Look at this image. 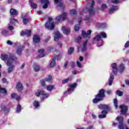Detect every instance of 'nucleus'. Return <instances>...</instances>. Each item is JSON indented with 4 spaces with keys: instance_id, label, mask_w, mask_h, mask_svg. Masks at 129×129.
<instances>
[{
    "instance_id": "6ab92c4d",
    "label": "nucleus",
    "mask_w": 129,
    "mask_h": 129,
    "mask_svg": "<svg viewBox=\"0 0 129 129\" xmlns=\"http://www.w3.org/2000/svg\"><path fill=\"white\" fill-rule=\"evenodd\" d=\"M69 86L71 87V89L68 90V92H71L73 91V88H75V87L77 86V84L74 83V84H70Z\"/></svg>"
},
{
    "instance_id": "69168bd1",
    "label": "nucleus",
    "mask_w": 129,
    "mask_h": 129,
    "mask_svg": "<svg viewBox=\"0 0 129 129\" xmlns=\"http://www.w3.org/2000/svg\"><path fill=\"white\" fill-rule=\"evenodd\" d=\"M80 60L81 61H83V57L80 56Z\"/></svg>"
},
{
    "instance_id": "79ce46f5",
    "label": "nucleus",
    "mask_w": 129,
    "mask_h": 129,
    "mask_svg": "<svg viewBox=\"0 0 129 129\" xmlns=\"http://www.w3.org/2000/svg\"><path fill=\"white\" fill-rule=\"evenodd\" d=\"M69 81V79H66L62 81L63 84H65V83H67Z\"/></svg>"
},
{
    "instance_id": "2f4dec72",
    "label": "nucleus",
    "mask_w": 129,
    "mask_h": 129,
    "mask_svg": "<svg viewBox=\"0 0 129 129\" xmlns=\"http://www.w3.org/2000/svg\"><path fill=\"white\" fill-rule=\"evenodd\" d=\"M55 64H56V62L55 61V60L53 59L50 62V67H54V66H55Z\"/></svg>"
},
{
    "instance_id": "bb28decb",
    "label": "nucleus",
    "mask_w": 129,
    "mask_h": 129,
    "mask_svg": "<svg viewBox=\"0 0 129 129\" xmlns=\"http://www.w3.org/2000/svg\"><path fill=\"white\" fill-rule=\"evenodd\" d=\"M10 14L11 15H17L18 12L16 10L12 9L10 11Z\"/></svg>"
},
{
    "instance_id": "7c9ffc66",
    "label": "nucleus",
    "mask_w": 129,
    "mask_h": 129,
    "mask_svg": "<svg viewBox=\"0 0 129 129\" xmlns=\"http://www.w3.org/2000/svg\"><path fill=\"white\" fill-rule=\"evenodd\" d=\"M54 88V86L53 85H50L46 87L47 90H48V91H51Z\"/></svg>"
},
{
    "instance_id": "dca6fc26",
    "label": "nucleus",
    "mask_w": 129,
    "mask_h": 129,
    "mask_svg": "<svg viewBox=\"0 0 129 129\" xmlns=\"http://www.w3.org/2000/svg\"><path fill=\"white\" fill-rule=\"evenodd\" d=\"M16 88L18 91H21V90H23V85L22 83L18 82L16 85Z\"/></svg>"
},
{
    "instance_id": "680f3d73",
    "label": "nucleus",
    "mask_w": 129,
    "mask_h": 129,
    "mask_svg": "<svg viewBox=\"0 0 129 129\" xmlns=\"http://www.w3.org/2000/svg\"><path fill=\"white\" fill-rule=\"evenodd\" d=\"M107 94H110V93H111V91L110 90L107 91Z\"/></svg>"
},
{
    "instance_id": "f8f14e48",
    "label": "nucleus",
    "mask_w": 129,
    "mask_h": 129,
    "mask_svg": "<svg viewBox=\"0 0 129 129\" xmlns=\"http://www.w3.org/2000/svg\"><path fill=\"white\" fill-rule=\"evenodd\" d=\"M62 37V35L60 34V32L57 31L54 34V41H57L59 38Z\"/></svg>"
},
{
    "instance_id": "e433bc0d",
    "label": "nucleus",
    "mask_w": 129,
    "mask_h": 129,
    "mask_svg": "<svg viewBox=\"0 0 129 129\" xmlns=\"http://www.w3.org/2000/svg\"><path fill=\"white\" fill-rule=\"evenodd\" d=\"M21 109H22V107L20 105H18L17 108V112H20Z\"/></svg>"
},
{
    "instance_id": "e2e57ef3",
    "label": "nucleus",
    "mask_w": 129,
    "mask_h": 129,
    "mask_svg": "<svg viewBox=\"0 0 129 129\" xmlns=\"http://www.w3.org/2000/svg\"><path fill=\"white\" fill-rule=\"evenodd\" d=\"M24 67H25V63H23L22 66L21 67V69H23V68H24Z\"/></svg>"
},
{
    "instance_id": "423d86ee",
    "label": "nucleus",
    "mask_w": 129,
    "mask_h": 129,
    "mask_svg": "<svg viewBox=\"0 0 129 129\" xmlns=\"http://www.w3.org/2000/svg\"><path fill=\"white\" fill-rule=\"evenodd\" d=\"M36 96H40V95H43V98H47L49 96V94H45V92L44 91L38 90L35 93Z\"/></svg>"
},
{
    "instance_id": "6e6552de",
    "label": "nucleus",
    "mask_w": 129,
    "mask_h": 129,
    "mask_svg": "<svg viewBox=\"0 0 129 129\" xmlns=\"http://www.w3.org/2000/svg\"><path fill=\"white\" fill-rule=\"evenodd\" d=\"M120 108L121 109V114H125L127 111V107L124 105H121L120 106Z\"/></svg>"
},
{
    "instance_id": "39448f33",
    "label": "nucleus",
    "mask_w": 129,
    "mask_h": 129,
    "mask_svg": "<svg viewBox=\"0 0 129 129\" xmlns=\"http://www.w3.org/2000/svg\"><path fill=\"white\" fill-rule=\"evenodd\" d=\"M7 66H9L8 72L9 73H11V72H12V71L14 70V68L15 67L14 64H13V59H12L11 58H9L7 62Z\"/></svg>"
},
{
    "instance_id": "393cba45",
    "label": "nucleus",
    "mask_w": 129,
    "mask_h": 129,
    "mask_svg": "<svg viewBox=\"0 0 129 129\" xmlns=\"http://www.w3.org/2000/svg\"><path fill=\"white\" fill-rule=\"evenodd\" d=\"M118 9V8L117 7L112 6V8L110 9V13L112 14L113 12H114V11H116Z\"/></svg>"
},
{
    "instance_id": "5701e85b",
    "label": "nucleus",
    "mask_w": 129,
    "mask_h": 129,
    "mask_svg": "<svg viewBox=\"0 0 129 129\" xmlns=\"http://www.w3.org/2000/svg\"><path fill=\"white\" fill-rule=\"evenodd\" d=\"M12 98H16V100H21V98L17 95V94L14 93L11 95Z\"/></svg>"
},
{
    "instance_id": "3c124183",
    "label": "nucleus",
    "mask_w": 129,
    "mask_h": 129,
    "mask_svg": "<svg viewBox=\"0 0 129 129\" xmlns=\"http://www.w3.org/2000/svg\"><path fill=\"white\" fill-rule=\"evenodd\" d=\"M7 33H8V31H7L6 30H4L3 31H2V34L3 35H7Z\"/></svg>"
},
{
    "instance_id": "a211bd4d",
    "label": "nucleus",
    "mask_w": 129,
    "mask_h": 129,
    "mask_svg": "<svg viewBox=\"0 0 129 129\" xmlns=\"http://www.w3.org/2000/svg\"><path fill=\"white\" fill-rule=\"evenodd\" d=\"M38 53L40 58H42V57H44V56H45V51L44 49L39 50Z\"/></svg>"
},
{
    "instance_id": "37998d69",
    "label": "nucleus",
    "mask_w": 129,
    "mask_h": 129,
    "mask_svg": "<svg viewBox=\"0 0 129 129\" xmlns=\"http://www.w3.org/2000/svg\"><path fill=\"white\" fill-rule=\"evenodd\" d=\"M81 41V37L79 36L78 38H77L76 39V42H77L78 43H80Z\"/></svg>"
},
{
    "instance_id": "0eeeda50",
    "label": "nucleus",
    "mask_w": 129,
    "mask_h": 129,
    "mask_svg": "<svg viewBox=\"0 0 129 129\" xmlns=\"http://www.w3.org/2000/svg\"><path fill=\"white\" fill-rule=\"evenodd\" d=\"M67 18V13H63L61 16H58L56 17V20L57 22H60V21H63L66 19Z\"/></svg>"
},
{
    "instance_id": "7ed1b4c3",
    "label": "nucleus",
    "mask_w": 129,
    "mask_h": 129,
    "mask_svg": "<svg viewBox=\"0 0 129 129\" xmlns=\"http://www.w3.org/2000/svg\"><path fill=\"white\" fill-rule=\"evenodd\" d=\"M112 68L113 69V72L114 74L117 73L118 70L120 73L122 72L123 70H124V66L122 64H120L117 69V68H116V63H114L112 64Z\"/></svg>"
},
{
    "instance_id": "4d7b16f0",
    "label": "nucleus",
    "mask_w": 129,
    "mask_h": 129,
    "mask_svg": "<svg viewBox=\"0 0 129 129\" xmlns=\"http://www.w3.org/2000/svg\"><path fill=\"white\" fill-rule=\"evenodd\" d=\"M71 64L72 67H74V66H75V63H74V62L72 61V62H71Z\"/></svg>"
},
{
    "instance_id": "412c9836",
    "label": "nucleus",
    "mask_w": 129,
    "mask_h": 129,
    "mask_svg": "<svg viewBox=\"0 0 129 129\" xmlns=\"http://www.w3.org/2000/svg\"><path fill=\"white\" fill-rule=\"evenodd\" d=\"M25 35H27V36H29L31 35V30H28L26 32L25 31H22L21 33V36H25Z\"/></svg>"
},
{
    "instance_id": "c03bdc74",
    "label": "nucleus",
    "mask_w": 129,
    "mask_h": 129,
    "mask_svg": "<svg viewBox=\"0 0 129 129\" xmlns=\"http://www.w3.org/2000/svg\"><path fill=\"white\" fill-rule=\"evenodd\" d=\"M16 22H17V20L14 18L11 19L10 23L13 24V23H16Z\"/></svg>"
},
{
    "instance_id": "052dcab7",
    "label": "nucleus",
    "mask_w": 129,
    "mask_h": 129,
    "mask_svg": "<svg viewBox=\"0 0 129 129\" xmlns=\"http://www.w3.org/2000/svg\"><path fill=\"white\" fill-rule=\"evenodd\" d=\"M2 109H3V110H4V111H6V109H7V108L4 106V107H2Z\"/></svg>"
},
{
    "instance_id": "72a5a7b5",
    "label": "nucleus",
    "mask_w": 129,
    "mask_h": 129,
    "mask_svg": "<svg viewBox=\"0 0 129 129\" xmlns=\"http://www.w3.org/2000/svg\"><path fill=\"white\" fill-rule=\"evenodd\" d=\"M100 39H101V37L99 35H98L94 37V40H96V41H100Z\"/></svg>"
},
{
    "instance_id": "ea45409f",
    "label": "nucleus",
    "mask_w": 129,
    "mask_h": 129,
    "mask_svg": "<svg viewBox=\"0 0 129 129\" xmlns=\"http://www.w3.org/2000/svg\"><path fill=\"white\" fill-rule=\"evenodd\" d=\"M100 35L102 36V37H103V38H106V33L104 32H101Z\"/></svg>"
},
{
    "instance_id": "4c0bfd02",
    "label": "nucleus",
    "mask_w": 129,
    "mask_h": 129,
    "mask_svg": "<svg viewBox=\"0 0 129 129\" xmlns=\"http://www.w3.org/2000/svg\"><path fill=\"white\" fill-rule=\"evenodd\" d=\"M34 105L36 107H38V106H39V102L37 101H35L34 102Z\"/></svg>"
},
{
    "instance_id": "2eb2a0df",
    "label": "nucleus",
    "mask_w": 129,
    "mask_h": 129,
    "mask_svg": "<svg viewBox=\"0 0 129 129\" xmlns=\"http://www.w3.org/2000/svg\"><path fill=\"white\" fill-rule=\"evenodd\" d=\"M40 37L38 35H35L33 37V42L34 43H39L40 42Z\"/></svg>"
},
{
    "instance_id": "1a4fd4ad",
    "label": "nucleus",
    "mask_w": 129,
    "mask_h": 129,
    "mask_svg": "<svg viewBox=\"0 0 129 129\" xmlns=\"http://www.w3.org/2000/svg\"><path fill=\"white\" fill-rule=\"evenodd\" d=\"M91 32L92 31L90 30H89L87 31V33L85 32V31H83L82 33L83 37H84V38H89L90 34H91Z\"/></svg>"
},
{
    "instance_id": "8fccbe9b",
    "label": "nucleus",
    "mask_w": 129,
    "mask_h": 129,
    "mask_svg": "<svg viewBox=\"0 0 129 129\" xmlns=\"http://www.w3.org/2000/svg\"><path fill=\"white\" fill-rule=\"evenodd\" d=\"M87 42L86 41L84 43V50H86V44H87Z\"/></svg>"
},
{
    "instance_id": "5fc2aeb1",
    "label": "nucleus",
    "mask_w": 129,
    "mask_h": 129,
    "mask_svg": "<svg viewBox=\"0 0 129 129\" xmlns=\"http://www.w3.org/2000/svg\"><path fill=\"white\" fill-rule=\"evenodd\" d=\"M21 52H22V49H21L20 48H19L18 50H17V53L18 54H21Z\"/></svg>"
},
{
    "instance_id": "bf43d9fd",
    "label": "nucleus",
    "mask_w": 129,
    "mask_h": 129,
    "mask_svg": "<svg viewBox=\"0 0 129 129\" xmlns=\"http://www.w3.org/2000/svg\"><path fill=\"white\" fill-rule=\"evenodd\" d=\"M2 81L3 82H4V83H6V82H7V80L6 79H2Z\"/></svg>"
},
{
    "instance_id": "338daca9",
    "label": "nucleus",
    "mask_w": 129,
    "mask_h": 129,
    "mask_svg": "<svg viewBox=\"0 0 129 129\" xmlns=\"http://www.w3.org/2000/svg\"><path fill=\"white\" fill-rule=\"evenodd\" d=\"M92 116H93V118H95V119L96 118V116L95 115L93 114Z\"/></svg>"
},
{
    "instance_id": "864d4df0",
    "label": "nucleus",
    "mask_w": 129,
    "mask_h": 129,
    "mask_svg": "<svg viewBox=\"0 0 129 129\" xmlns=\"http://www.w3.org/2000/svg\"><path fill=\"white\" fill-rule=\"evenodd\" d=\"M7 44H8V45H12V44H13V42H11V41H10V40H8V41H7Z\"/></svg>"
},
{
    "instance_id": "a18cd8bd",
    "label": "nucleus",
    "mask_w": 129,
    "mask_h": 129,
    "mask_svg": "<svg viewBox=\"0 0 129 129\" xmlns=\"http://www.w3.org/2000/svg\"><path fill=\"white\" fill-rule=\"evenodd\" d=\"M106 8H107L106 5H105V4H104V5H102L101 9L104 10V9H106Z\"/></svg>"
},
{
    "instance_id": "473e14b6",
    "label": "nucleus",
    "mask_w": 129,
    "mask_h": 129,
    "mask_svg": "<svg viewBox=\"0 0 129 129\" xmlns=\"http://www.w3.org/2000/svg\"><path fill=\"white\" fill-rule=\"evenodd\" d=\"M73 51H74V48L73 47H71L68 51V54L69 55H70L73 53Z\"/></svg>"
},
{
    "instance_id": "c85d7f7f",
    "label": "nucleus",
    "mask_w": 129,
    "mask_h": 129,
    "mask_svg": "<svg viewBox=\"0 0 129 129\" xmlns=\"http://www.w3.org/2000/svg\"><path fill=\"white\" fill-rule=\"evenodd\" d=\"M93 6H94V2L93 1L92 2V5L90 7V9H89V12H90V13H93V10H92L93 8Z\"/></svg>"
},
{
    "instance_id": "a19ab883",
    "label": "nucleus",
    "mask_w": 129,
    "mask_h": 129,
    "mask_svg": "<svg viewBox=\"0 0 129 129\" xmlns=\"http://www.w3.org/2000/svg\"><path fill=\"white\" fill-rule=\"evenodd\" d=\"M29 22V19H27L26 18H24L23 19V23L24 24H27Z\"/></svg>"
},
{
    "instance_id": "f03ea898",
    "label": "nucleus",
    "mask_w": 129,
    "mask_h": 129,
    "mask_svg": "<svg viewBox=\"0 0 129 129\" xmlns=\"http://www.w3.org/2000/svg\"><path fill=\"white\" fill-rule=\"evenodd\" d=\"M55 24L53 22V18L52 17H49L48 21L45 24V28L48 30H54Z\"/></svg>"
},
{
    "instance_id": "c9c22d12",
    "label": "nucleus",
    "mask_w": 129,
    "mask_h": 129,
    "mask_svg": "<svg viewBox=\"0 0 129 129\" xmlns=\"http://www.w3.org/2000/svg\"><path fill=\"white\" fill-rule=\"evenodd\" d=\"M71 15H75L77 14V12L75 10H72L70 11Z\"/></svg>"
},
{
    "instance_id": "f257e3e1",
    "label": "nucleus",
    "mask_w": 129,
    "mask_h": 129,
    "mask_svg": "<svg viewBox=\"0 0 129 129\" xmlns=\"http://www.w3.org/2000/svg\"><path fill=\"white\" fill-rule=\"evenodd\" d=\"M104 97V90L102 89L100 91L99 93L96 96V98L93 100V103H97L98 101H100L103 99Z\"/></svg>"
},
{
    "instance_id": "de8ad7c7",
    "label": "nucleus",
    "mask_w": 129,
    "mask_h": 129,
    "mask_svg": "<svg viewBox=\"0 0 129 129\" xmlns=\"http://www.w3.org/2000/svg\"><path fill=\"white\" fill-rule=\"evenodd\" d=\"M77 64L78 67H79V68H81V67H82L81 63L80 62H79V61H77Z\"/></svg>"
},
{
    "instance_id": "6e6d98bb",
    "label": "nucleus",
    "mask_w": 129,
    "mask_h": 129,
    "mask_svg": "<svg viewBox=\"0 0 129 129\" xmlns=\"http://www.w3.org/2000/svg\"><path fill=\"white\" fill-rule=\"evenodd\" d=\"M67 65H68V61H66L64 65V68H66L67 67Z\"/></svg>"
},
{
    "instance_id": "774afa93",
    "label": "nucleus",
    "mask_w": 129,
    "mask_h": 129,
    "mask_svg": "<svg viewBox=\"0 0 129 129\" xmlns=\"http://www.w3.org/2000/svg\"><path fill=\"white\" fill-rule=\"evenodd\" d=\"M73 74H74V75H75V74H76V71H73Z\"/></svg>"
},
{
    "instance_id": "603ef678",
    "label": "nucleus",
    "mask_w": 129,
    "mask_h": 129,
    "mask_svg": "<svg viewBox=\"0 0 129 129\" xmlns=\"http://www.w3.org/2000/svg\"><path fill=\"white\" fill-rule=\"evenodd\" d=\"M129 46V41H127L125 44V48H127Z\"/></svg>"
},
{
    "instance_id": "4be33fe9",
    "label": "nucleus",
    "mask_w": 129,
    "mask_h": 129,
    "mask_svg": "<svg viewBox=\"0 0 129 129\" xmlns=\"http://www.w3.org/2000/svg\"><path fill=\"white\" fill-rule=\"evenodd\" d=\"M8 57H9V56H8V55L4 53L3 54H1V58L2 60H3V61H6V60H7V59H8Z\"/></svg>"
},
{
    "instance_id": "09e8293b",
    "label": "nucleus",
    "mask_w": 129,
    "mask_h": 129,
    "mask_svg": "<svg viewBox=\"0 0 129 129\" xmlns=\"http://www.w3.org/2000/svg\"><path fill=\"white\" fill-rule=\"evenodd\" d=\"M113 4H118L119 3V1L118 0H114L112 1Z\"/></svg>"
},
{
    "instance_id": "9d476101",
    "label": "nucleus",
    "mask_w": 129,
    "mask_h": 129,
    "mask_svg": "<svg viewBox=\"0 0 129 129\" xmlns=\"http://www.w3.org/2000/svg\"><path fill=\"white\" fill-rule=\"evenodd\" d=\"M51 79H52V77L51 76H49L48 77V78H46L45 80H42L41 81V85L42 86H45V84L47 83V82H51Z\"/></svg>"
},
{
    "instance_id": "49530a36",
    "label": "nucleus",
    "mask_w": 129,
    "mask_h": 129,
    "mask_svg": "<svg viewBox=\"0 0 129 129\" xmlns=\"http://www.w3.org/2000/svg\"><path fill=\"white\" fill-rule=\"evenodd\" d=\"M75 30L76 32H77V31H78V30H79V25L76 26L75 27Z\"/></svg>"
},
{
    "instance_id": "cd10ccee",
    "label": "nucleus",
    "mask_w": 129,
    "mask_h": 129,
    "mask_svg": "<svg viewBox=\"0 0 129 129\" xmlns=\"http://www.w3.org/2000/svg\"><path fill=\"white\" fill-rule=\"evenodd\" d=\"M116 94L118 96H122V94H123V92H122V91H121L120 90H117L116 92Z\"/></svg>"
},
{
    "instance_id": "ddd939ff",
    "label": "nucleus",
    "mask_w": 129,
    "mask_h": 129,
    "mask_svg": "<svg viewBox=\"0 0 129 129\" xmlns=\"http://www.w3.org/2000/svg\"><path fill=\"white\" fill-rule=\"evenodd\" d=\"M62 30L66 35H68V34H70V28H67L66 27L63 26L62 27Z\"/></svg>"
},
{
    "instance_id": "9b49d317",
    "label": "nucleus",
    "mask_w": 129,
    "mask_h": 129,
    "mask_svg": "<svg viewBox=\"0 0 129 129\" xmlns=\"http://www.w3.org/2000/svg\"><path fill=\"white\" fill-rule=\"evenodd\" d=\"M41 2L43 4H45L42 7L43 9H47V8H48V5L50 4L49 0H41Z\"/></svg>"
},
{
    "instance_id": "13d9d810",
    "label": "nucleus",
    "mask_w": 129,
    "mask_h": 129,
    "mask_svg": "<svg viewBox=\"0 0 129 129\" xmlns=\"http://www.w3.org/2000/svg\"><path fill=\"white\" fill-rule=\"evenodd\" d=\"M8 29H9V30H14V27H13V26H9Z\"/></svg>"
},
{
    "instance_id": "4468645a",
    "label": "nucleus",
    "mask_w": 129,
    "mask_h": 129,
    "mask_svg": "<svg viewBox=\"0 0 129 129\" xmlns=\"http://www.w3.org/2000/svg\"><path fill=\"white\" fill-rule=\"evenodd\" d=\"M8 92L5 88H2L0 86V94H3V95H7Z\"/></svg>"
},
{
    "instance_id": "f3484780",
    "label": "nucleus",
    "mask_w": 129,
    "mask_h": 129,
    "mask_svg": "<svg viewBox=\"0 0 129 129\" xmlns=\"http://www.w3.org/2000/svg\"><path fill=\"white\" fill-rule=\"evenodd\" d=\"M54 4L57 5V7H63V3H62V0H54Z\"/></svg>"
},
{
    "instance_id": "0e129e2a",
    "label": "nucleus",
    "mask_w": 129,
    "mask_h": 129,
    "mask_svg": "<svg viewBox=\"0 0 129 129\" xmlns=\"http://www.w3.org/2000/svg\"><path fill=\"white\" fill-rule=\"evenodd\" d=\"M126 84L127 85H129V81L128 80H126Z\"/></svg>"
},
{
    "instance_id": "20e7f679",
    "label": "nucleus",
    "mask_w": 129,
    "mask_h": 129,
    "mask_svg": "<svg viewBox=\"0 0 129 129\" xmlns=\"http://www.w3.org/2000/svg\"><path fill=\"white\" fill-rule=\"evenodd\" d=\"M116 119V120H118L119 122L118 126L119 129H129L128 127L123 125V123H122V121H123V117H122V116L117 117Z\"/></svg>"
},
{
    "instance_id": "b1692460",
    "label": "nucleus",
    "mask_w": 129,
    "mask_h": 129,
    "mask_svg": "<svg viewBox=\"0 0 129 129\" xmlns=\"http://www.w3.org/2000/svg\"><path fill=\"white\" fill-rule=\"evenodd\" d=\"M29 2L30 3V6L31 7V8H32L33 9H36V8H37V4L33 3V0H29Z\"/></svg>"
},
{
    "instance_id": "a878e982",
    "label": "nucleus",
    "mask_w": 129,
    "mask_h": 129,
    "mask_svg": "<svg viewBox=\"0 0 129 129\" xmlns=\"http://www.w3.org/2000/svg\"><path fill=\"white\" fill-rule=\"evenodd\" d=\"M34 70L35 72H38L40 70V67L38 64H35L34 66Z\"/></svg>"
},
{
    "instance_id": "c756f323",
    "label": "nucleus",
    "mask_w": 129,
    "mask_h": 129,
    "mask_svg": "<svg viewBox=\"0 0 129 129\" xmlns=\"http://www.w3.org/2000/svg\"><path fill=\"white\" fill-rule=\"evenodd\" d=\"M113 80V76H110V80L109 82V85L111 86L112 85V81Z\"/></svg>"
},
{
    "instance_id": "58836bf2",
    "label": "nucleus",
    "mask_w": 129,
    "mask_h": 129,
    "mask_svg": "<svg viewBox=\"0 0 129 129\" xmlns=\"http://www.w3.org/2000/svg\"><path fill=\"white\" fill-rule=\"evenodd\" d=\"M100 106H101L103 108H104L105 109H108V106L106 105H101Z\"/></svg>"
},
{
    "instance_id": "aec40b11",
    "label": "nucleus",
    "mask_w": 129,
    "mask_h": 129,
    "mask_svg": "<svg viewBox=\"0 0 129 129\" xmlns=\"http://www.w3.org/2000/svg\"><path fill=\"white\" fill-rule=\"evenodd\" d=\"M107 113V111L104 110L102 112V114L99 115V118H104L106 117V114Z\"/></svg>"
},
{
    "instance_id": "f704fd0d",
    "label": "nucleus",
    "mask_w": 129,
    "mask_h": 129,
    "mask_svg": "<svg viewBox=\"0 0 129 129\" xmlns=\"http://www.w3.org/2000/svg\"><path fill=\"white\" fill-rule=\"evenodd\" d=\"M113 102H114V104L115 108H117V99H114Z\"/></svg>"
}]
</instances>
